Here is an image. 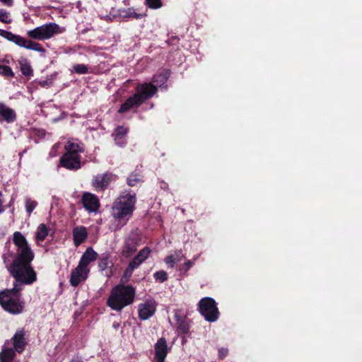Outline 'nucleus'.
<instances>
[{
  "label": "nucleus",
  "instance_id": "f257e3e1",
  "mask_svg": "<svg viewBox=\"0 0 362 362\" xmlns=\"http://www.w3.org/2000/svg\"><path fill=\"white\" fill-rule=\"evenodd\" d=\"M13 243L16 252H11L9 256L13 258L6 269L10 275L16 280L12 288H6L2 291L13 296H22V284L31 285L37 281V273L32 266L35 258V252L32 250L25 237L19 231L13 234Z\"/></svg>",
  "mask_w": 362,
  "mask_h": 362
},
{
  "label": "nucleus",
  "instance_id": "f03ea898",
  "mask_svg": "<svg viewBox=\"0 0 362 362\" xmlns=\"http://www.w3.org/2000/svg\"><path fill=\"white\" fill-rule=\"evenodd\" d=\"M136 194L131 191H124L112 203L111 214L119 222L126 223L133 216L136 209Z\"/></svg>",
  "mask_w": 362,
  "mask_h": 362
},
{
  "label": "nucleus",
  "instance_id": "7ed1b4c3",
  "mask_svg": "<svg viewBox=\"0 0 362 362\" xmlns=\"http://www.w3.org/2000/svg\"><path fill=\"white\" fill-rule=\"evenodd\" d=\"M136 289L131 285L119 284L113 287L107 300V305L113 310L120 311L133 303Z\"/></svg>",
  "mask_w": 362,
  "mask_h": 362
},
{
  "label": "nucleus",
  "instance_id": "20e7f679",
  "mask_svg": "<svg viewBox=\"0 0 362 362\" xmlns=\"http://www.w3.org/2000/svg\"><path fill=\"white\" fill-rule=\"evenodd\" d=\"M0 305L4 311L17 315L24 311L25 303L22 296L11 295L1 291Z\"/></svg>",
  "mask_w": 362,
  "mask_h": 362
},
{
  "label": "nucleus",
  "instance_id": "39448f33",
  "mask_svg": "<svg viewBox=\"0 0 362 362\" xmlns=\"http://www.w3.org/2000/svg\"><path fill=\"white\" fill-rule=\"evenodd\" d=\"M63 30L55 23H48L38 26L27 32V35L35 40H45L52 38L57 34L62 33Z\"/></svg>",
  "mask_w": 362,
  "mask_h": 362
},
{
  "label": "nucleus",
  "instance_id": "423d86ee",
  "mask_svg": "<svg viewBox=\"0 0 362 362\" xmlns=\"http://www.w3.org/2000/svg\"><path fill=\"white\" fill-rule=\"evenodd\" d=\"M0 36L7 40L15 43L16 45L28 49L34 50L40 53H45V49L38 42L28 40L19 35L14 34L10 31L0 29Z\"/></svg>",
  "mask_w": 362,
  "mask_h": 362
},
{
  "label": "nucleus",
  "instance_id": "0eeeda50",
  "mask_svg": "<svg viewBox=\"0 0 362 362\" xmlns=\"http://www.w3.org/2000/svg\"><path fill=\"white\" fill-rule=\"evenodd\" d=\"M199 311L204 319L210 322L216 321L219 317V311L215 300L210 297L202 298L199 302Z\"/></svg>",
  "mask_w": 362,
  "mask_h": 362
},
{
  "label": "nucleus",
  "instance_id": "6e6552de",
  "mask_svg": "<svg viewBox=\"0 0 362 362\" xmlns=\"http://www.w3.org/2000/svg\"><path fill=\"white\" fill-rule=\"evenodd\" d=\"M117 179V175L111 172L107 171L103 174H98L93 177L92 186L96 192H103L107 189L113 181Z\"/></svg>",
  "mask_w": 362,
  "mask_h": 362
},
{
  "label": "nucleus",
  "instance_id": "1a4fd4ad",
  "mask_svg": "<svg viewBox=\"0 0 362 362\" xmlns=\"http://www.w3.org/2000/svg\"><path fill=\"white\" fill-rule=\"evenodd\" d=\"M135 95H139V100L143 104L151 98L158 91V87L152 83H139L136 88Z\"/></svg>",
  "mask_w": 362,
  "mask_h": 362
},
{
  "label": "nucleus",
  "instance_id": "9d476101",
  "mask_svg": "<svg viewBox=\"0 0 362 362\" xmlns=\"http://www.w3.org/2000/svg\"><path fill=\"white\" fill-rule=\"evenodd\" d=\"M81 203L83 204L84 209L89 213H96L100 207L99 198L95 194L88 192L83 193Z\"/></svg>",
  "mask_w": 362,
  "mask_h": 362
},
{
  "label": "nucleus",
  "instance_id": "9b49d317",
  "mask_svg": "<svg viewBox=\"0 0 362 362\" xmlns=\"http://www.w3.org/2000/svg\"><path fill=\"white\" fill-rule=\"evenodd\" d=\"M81 156H73L64 153L59 159L60 165L69 170H77L81 168Z\"/></svg>",
  "mask_w": 362,
  "mask_h": 362
},
{
  "label": "nucleus",
  "instance_id": "f8f14e48",
  "mask_svg": "<svg viewBox=\"0 0 362 362\" xmlns=\"http://www.w3.org/2000/svg\"><path fill=\"white\" fill-rule=\"evenodd\" d=\"M12 344L14 351L18 354H22L28 345V339L25 337V332L23 328L18 329L13 334Z\"/></svg>",
  "mask_w": 362,
  "mask_h": 362
},
{
  "label": "nucleus",
  "instance_id": "ddd939ff",
  "mask_svg": "<svg viewBox=\"0 0 362 362\" xmlns=\"http://www.w3.org/2000/svg\"><path fill=\"white\" fill-rule=\"evenodd\" d=\"M157 304L154 300H146L144 303L139 305V317L146 320L152 317L156 310Z\"/></svg>",
  "mask_w": 362,
  "mask_h": 362
},
{
  "label": "nucleus",
  "instance_id": "4468645a",
  "mask_svg": "<svg viewBox=\"0 0 362 362\" xmlns=\"http://www.w3.org/2000/svg\"><path fill=\"white\" fill-rule=\"evenodd\" d=\"M89 272V268H84L78 264L71 272L70 284L74 287L78 286L81 282L84 281L88 278Z\"/></svg>",
  "mask_w": 362,
  "mask_h": 362
},
{
  "label": "nucleus",
  "instance_id": "2eb2a0df",
  "mask_svg": "<svg viewBox=\"0 0 362 362\" xmlns=\"http://www.w3.org/2000/svg\"><path fill=\"white\" fill-rule=\"evenodd\" d=\"M155 362H165L168 353V348L166 339L164 337L160 338L154 346Z\"/></svg>",
  "mask_w": 362,
  "mask_h": 362
},
{
  "label": "nucleus",
  "instance_id": "dca6fc26",
  "mask_svg": "<svg viewBox=\"0 0 362 362\" xmlns=\"http://www.w3.org/2000/svg\"><path fill=\"white\" fill-rule=\"evenodd\" d=\"M140 240L136 237H129L124 241L122 249V255L123 257L128 258L134 254L139 245Z\"/></svg>",
  "mask_w": 362,
  "mask_h": 362
},
{
  "label": "nucleus",
  "instance_id": "f3484780",
  "mask_svg": "<svg viewBox=\"0 0 362 362\" xmlns=\"http://www.w3.org/2000/svg\"><path fill=\"white\" fill-rule=\"evenodd\" d=\"M174 317L177 324V331L182 334H187L190 329L189 320L180 310H174Z\"/></svg>",
  "mask_w": 362,
  "mask_h": 362
},
{
  "label": "nucleus",
  "instance_id": "a211bd4d",
  "mask_svg": "<svg viewBox=\"0 0 362 362\" xmlns=\"http://www.w3.org/2000/svg\"><path fill=\"white\" fill-rule=\"evenodd\" d=\"M141 105V103L139 100V95L134 94L129 97L124 103L121 105L117 112L119 114H124L134 107H139Z\"/></svg>",
  "mask_w": 362,
  "mask_h": 362
},
{
  "label": "nucleus",
  "instance_id": "6ab92c4d",
  "mask_svg": "<svg viewBox=\"0 0 362 362\" xmlns=\"http://www.w3.org/2000/svg\"><path fill=\"white\" fill-rule=\"evenodd\" d=\"M16 113L13 109L0 103V121L13 123L16 121Z\"/></svg>",
  "mask_w": 362,
  "mask_h": 362
},
{
  "label": "nucleus",
  "instance_id": "aec40b11",
  "mask_svg": "<svg viewBox=\"0 0 362 362\" xmlns=\"http://www.w3.org/2000/svg\"><path fill=\"white\" fill-rule=\"evenodd\" d=\"M112 267L113 262L110 254L105 253L99 257L98 267L101 271H106V275L107 276H111L112 275Z\"/></svg>",
  "mask_w": 362,
  "mask_h": 362
},
{
  "label": "nucleus",
  "instance_id": "412c9836",
  "mask_svg": "<svg viewBox=\"0 0 362 362\" xmlns=\"http://www.w3.org/2000/svg\"><path fill=\"white\" fill-rule=\"evenodd\" d=\"M98 256V253L93 249V247H88L82 255L79 260L78 265L84 268H88V264L90 262L95 261Z\"/></svg>",
  "mask_w": 362,
  "mask_h": 362
},
{
  "label": "nucleus",
  "instance_id": "4be33fe9",
  "mask_svg": "<svg viewBox=\"0 0 362 362\" xmlns=\"http://www.w3.org/2000/svg\"><path fill=\"white\" fill-rule=\"evenodd\" d=\"M72 233L74 243L76 247L83 243L88 237L87 229L85 226H82L74 228Z\"/></svg>",
  "mask_w": 362,
  "mask_h": 362
},
{
  "label": "nucleus",
  "instance_id": "5701e85b",
  "mask_svg": "<svg viewBox=\"0 0 362 362\" xmlns=\"http://www.w3.org/2000/svg\"><path fill=\"white\" fill-rule=\"evenodd\" d=\"M20 69L22 74L28 79H30L33 76V69L27 59L22 58L18 60Z\"/></svg>",
  "mask_w": 362,
  "mask_h": 362
},
{
  "label": "nucleus",
  "instance_id": "b1692460",
  "mask_svg": "<svg viewBox=\"0 0 362 362\" xmlns=\"http://www.w3.org/2000/svg\"><path fill=\"white\" fill-rule=\"evenodd\" d=\"M65 153H70L73 156H80L79 153H83L84 148L79 144L68 141L65 145Z\"/></svg>",
  "mask_w": 362,
  "mask_h": 362
},
{
  "label": "nucleus",
  "instance_id": "393cba45",
  "mask_svg": "<svg viewBox=\"0 0 362 362\" xmlns=\"http://www.w3.org/2000/svg\"><path fill=\"white\" fill-rule=\"evenodd\" d=\"M16 353L12 348L3 349L0 352V362H12L16 356Z\"/></svg>",
  "mask_w": 362,
  "mask_h": 362
},
{
  "label": "nucleus",
  "instance_id": "a878e982",
  "mask_svg": "<svg viewBox=\"0 0 362 362\" xmlns=\"http://www.w3.org/2000/svg\"><path fill=\"white\" fill-rule=\"evenodd\" d=\"M123 18H135L136 20L141 19L147 16L146 13H139L135 11V9L133 7H129L122 11Z\"/></svg>",
  "mask_w": 362,
  "mask_h": 362
},
{
  "label": "nucleus",
  "instance_id": "bb28decb",
  "mask_svg": "<svg viewBox=\"0 0 362 362\" xmlns=\"http://www.w3.org/2000/svg\"><path fill=\"white\" fill-rule=\"evenodd\" d=\"M49 230L44 223H40L37 229L35 239L37 241H44L48 235Z\"/></svg>",
  "mask_w": 362,
  "mask_h": 362
},
{
  "label": "nucleus",
  "instance_id": "cd10ccee",
  "mask_svg": "<svg viewBox=\"0 0 362 362\" xmlns=\"http://www.w3.org/2000/svg\"><path fill=\"white\" fill-rule=\"evenodd\" d=\"M168 78V76L165 73H160L154 75L152 78V83L159 84L160 86L164 84Z\"/></svg>",
  "mask_w": 362,
  "mask_h": 362
},
{
  "label": "nucleus",
  "instance_id": "c85d7f7f",
  "mask_svg": "<svg viewBox=\"0 0 362 362\" xmlns=\"http://www.w3.org/2000/svg\"><path fill=\"white\" fill-rule=\"evenodd\" d=\"M151 252V250L148 247H144L143 249H141L139 253L136 255V257L141 260L142 263L148 259L150 254Z\"/></svg>",
  "mask_w": 362,
  "mask_h": 362
},
{
  "label": "nucleus",
  "instance_id": "c756f323",
  "mask_svg": "<svg viewBox=\"0 0 362 362\" xmlns=\"http://www.w3.org/2000/svg\"><path fill=\"white\" fill-rule=\"evenodd\" d=\"M0 75L5 78H12L14 76V73L10 66L0 64Z\"/></svg>",
  "mask_w": 362,
  "mask_h": 362
},
{
  "label": "nucleus",
  "instance_id": "7c9ffc66",
  "mask_svg": "<svg viewBox=\"0 0 362 362\" xmlns=\"http://www.w3.org/2000/svg\"><path fill=\"white\" fill-rule=\"evenodd\" d=\"M153 277L156 281L163 283L168 280V276L165 271L160 270L153 274Z\"/></svg>",
  "mask_w": 362,
  "mask_h": 362
},
{
  "label": "nucleus",
  "instance_id": "2f4dec72",
  "mask_svg": "<svg viewBox=\"0 0 362 362\" xmlns=\"http://www.w3.org/2000/svg\"><path fill=\"white\" fill-rule=\"evenodd\" d=\"M128 129L124 127V126H118L115 128L114 132L112 133V136H121L126 137L128 133Z\"/></svg>",
  "mask_w": 362,
  "mask_h": 362
},
{
  "label": "nucleus",
  "instance_id": "473e14b6",
  "mask_svg": "<svg viewBox=\"0 0 362 362\" xmlns=\"http://www.w3.org/2000/svg\"><path fill=\"white\" fill-rule=\"evenodd\" d=\"M145 4L151 9H158L163 6L161 0H145Z\"/></svg>",
  "mask_w": 362,
  "mask_h": 362
},
{
  "label": "nucleus",
  "instance_id": "72a5a7b5",
  "mask_svg": "<svg viewBox=\"0 0 362 362\" xmlns=\"http://www.w3.org/2000/svg\"><path fill=\"white\" fill-rule=\"evenodd\" d=\"M37 202L35 200H31L30 198H27L25 200V209L28 214H30L33 210L36 208Z\"/></svg>",
  "mask_w": 362,
  "mask_h": 362
},
{
  "label": "nucleus",
  "instance_id": "f704fd0d",
  "mask_svg": "<svg viewBox=\"0 0 362 362\" xmlns=\"http://www.w3.org/2000/svg\"><path fill=\"white\" fill-rule=\"evenodd\" d=\"M73 70L78 74H86L88 72V68L83 64H76L74 65Z\"/></svg>",
  "mask_w": 362,
  "mask_h": 362
},
{
  "label": "nucleus",
  "instance_id": "c9c22d12",
  "mask_svg": "<svg viewBox=\"0 0 362 362\" xmlns=\"http://www.w3.org/2000/svg\"><path fill=\"white\" fill-rule=\"evenodd\" d=\"M141 182V179L136 175H130L127 178V184L131 187L136 186L138 183Z\"/></svg>",
  "mask_w": 362,
  "mask_h": 362
},
{
  "label": "nucleus",
  "instance_id": "e433bc0d",
  "mask_svg": "<svg viewBox=\"0 0 362 362\" xmlns=\"http://www.w3.org/2000/svg\"><path fill=\"white\" fill-rule=\"evenodd\" d=\"M134 271V269H131L129 267L127 266L124 272V274L121 279V281L127 282L130 279Z\"/></svg>",
  "mask_w": 362,
  "mask_h": 362
},
{
  "label": "nucleus",
  "instance_id": "4c0bfd02",
  "mask_svg": "<svg viewBox=\"0 0 362 362\" xmlns=\"http://www.w3.org/2000/svg\"><path fill=\"white\" fill-rule=\"evenodd\" d=\"M0 21L4 23H11L12 19L9 18L8 13L5 11H0Z\"/></svg>",
  "mask_w": 362,
  "mask_h": 362
},
{
  "label": "nucleus",
  "instance_id": "58836bf2",
  "mask_svg": "<svg viewBox=\"0 0 362 362\" xmlns=\"http://www.w3.org/2000/svg\"><path fill=\"white\" fill-rule=\"evenodd\" d=\"M142 264V262L139 259H138L136 256L129 262L128 267H129L131 269L135 270L137 269L141 264Z\"/></svg>",
  "mask_w": 362,
  "mask_h": 362
},
{
  "label": "nucleus",
  "instance_id": "ea45409f",
  "mask_svg": "<svg viewBox=\"0 0 362 362\" xmlns=\"http://www.w3.org/2000/svg\"><path fill=\"white\" fill-rule=\"evenodd\" d=\"M164 262L170 266V267L173 268L175 267V264L176 263V258L173 255H168L165 259Z\"/></svg>",
  "mask_w": 362,
  "mask_h": 362
},
{
  "label": "nucleus",
  "instance_id": "a19ab883",
  "mask_svg": "<svg viewBox=\"0 0 362 362\" xmlns=\"http://www.w3.org/2000/svg\"><path fill=\"white\" fill-rule=\"evenodd\" d=\"M228 354V349L227 348H220L218 349V357L220 360L224 359Z\"/></svg>",
  "mask_w": 362,
  "mask_h": 362
},
{
  "label": "nucleus",
  "instance_id": "79ce46f5",
  "mask_svg": "<svg viewBox=\"0 0 362 362\" xmlns=\"http://www.w3.org/2000/svg\"><path fill=\"white\" fill-rule=\"evenodd\" d=\"M194 263L192 260L186 261L182 266L180 270L186 273L192 266Z\"/></svg>",
  "mask_w": 362,
  "mask_h": 362
},
{
  "label": "nucleus",
  "instance_id": "37998d69",
  "mask_svg": "<svg viewBox=\"0 0 362 362\" xmlns=\"http://www.w3.org/2000/svg\"><path fill=\"white\" fill-rule=\"evenodd\" d=\"M114 140L115 141V144L118 146H122L124 144H126V137H121V136H113Z\"/></svg>",
  "mask_w": 362,
  "mask_h": 362
},
{
  "label": "nucleus",
  "instance_id": "c03bdc74",
  "mask_svg": "<svg viewBox=\"0 0 362 362\" xmlns=\"http://www.w3.org/2000/svg\"><path fill=\"white\" fill-rule=\"evenodd\" d=\"M2 2H4L7 6H11L13 1L12 0H1Z\"/></svg>",
  "mask_w": 362,
  "mask_h": 362
},
{
  "label": "nucleus",
  "instance_id": "a18cd8bd",
  "mask_svg": "<svg viewBox=\"0 0 362 362\" xmlns=\"http://www.w3.org/2000/svg\"><path fill=\"white\" fill-rule=\"evenodd\" d=\"M1 257L3 259L4 263L6 264L7 260H8V257H7L6 255V254H3Z\"/></svg>",
  "mask_w": 362,
  "mask_h": 362
},
{
  "label": "nucleus",
  "instance_id": "49530a36",
  "mask_svg": "<svg viewBox=\"0 0 362 362\" xmlns=\"http://www.w3.org/2000/svg\"><path fill=\"white\" fill-rule=\"evenodd\" d=\"M112 327L115 329H117L119 327V323L118 322H114L112 323Z\"/></svg>",
  "mask_w": 362,
  "mask_h": 362
},
{
  "label": "nucleus",
  "instance_id": "de8ad7c7",
  "mask_svg": "<svg viewBox=\"0 0 362 362\" xmlns=\"http://www.w3.org/2000/svg\"><path fill=\"white\" fill-rule=\"evenodd\" d=\"M166 187H167V183H165V182H162L160 187L163 189H165Z\"/></svg>",
  "mask_w": 362,
  "mask_h": 362
},
{
  "label": "nucleus",
  "instance_id": "09e8293b",
  "mask_svg": "<svg viewBox=\"0 0 362 362\" xmlns=\"http://www.w3.org/2000/svg\"><path fill=\"white\" fill-rule=\"evenodd\" d=\"M71 362H83V361L81 360H78V361H72Z\"/></svg>",
  "mask_w": 362,
  "mask_h": 362
}]
</instances>
